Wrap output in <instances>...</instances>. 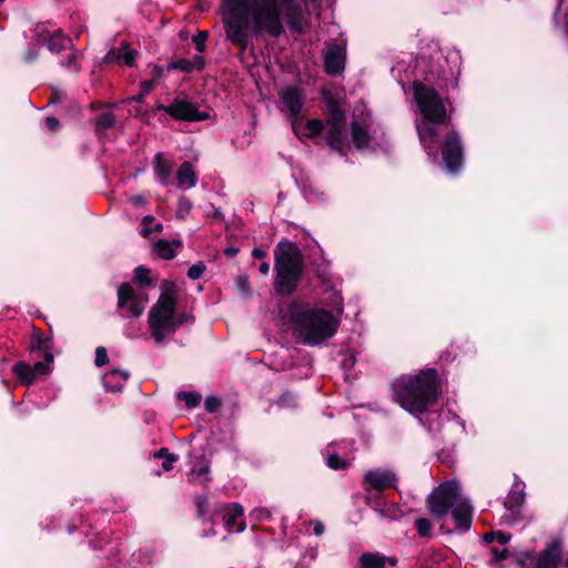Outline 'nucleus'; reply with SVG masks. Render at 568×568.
<instances>
[{
    "instance_id": "a18cd8bd",
    "label": "nucleus",
    "mask_w": 568,
    "mask_h": 568,
    "mask_svg": "<svg viewBox=\"0 0 568 568\" xmlns=\"http://www.w3.org/2000/svg\"><path fill=\"white\" fill-rule=\"evenodd\" d=\"M415 527L420 537H429L432 530V523L427 518H417L415 520Z\"/></svg>"
},
{
    "instance_id": "9b49d317",
    "label": "nucleus",
    "mask_w": 568,
    "mask_h": 568,
    "mask_svg": "<svg viewBox=\"0 0 568 568\" xmlns=\"http://www.w3.org/2000/svg\"><path fill=\"white\" fill-rule=\"evenodd\" d=\"M397 480L396 474L392 470H367L363 477V488L365 491L383 493L385 489L396 488Z\"/></svg>"
},
{
    "instance_id": "f8f14e48",
    "label": "nucleus",
    "mask_w": 568,
    "mask_h": 568,
    "mask_svg": "<svg viewBox=\"0 0 568 568\" xmlns=\"http://www.w3.org/2000/svg\"><path fill=\"white\" fill-rule=\"evenodd\" d=\"M51 367L47 363L36 362L33 365L24 361L17 362L12 367V373L18 382L23 386H30L39 376L48 375Z\"/></svg>"
},
{
    "instance_id": "c85d7f7f",
    "label": "nucleus",
    "mask_w": 568,
    "mask_h": 568,
    "mask_svg": "<svg viewBox=\"0 0 568 568\" xmlns=\"http://www.w3.org/2000/svg\"><path fill=\"white\" fill-rule=\"evenodd\" d=\"M417 131L420 143L428 151L429 154L438 135L437 129L433 125H425L422 128L418 126Z\"/></svg>"
},
{
    "instance_id": "c756f323",
    "label": "nucleus",
    "mask_w": 568,
    "mask_h": 568,
    "mask_svg": "<svg viewBox=\"0 0 568 568\" xmlns=\"http://www.w3.org/2000/svg\"><path fill=\"white\" fill-rule=\"evenodd\" d=\"M525 501V493L523 489L513 488L504 501V506L513 514L519 511Z\"/></svg>"
},
{
    "instance_id": "f257e3e1",
    "label": "nucleus",
    "mask_w": 568,
    "mask_h": 568,
    "mask_svg": "<svg viewBox=\"0 0 568 568\" xmlns=\"http://www.w3.org/2000/svg\"><path fill=\"white\" fill-rule=\"evenodd\" d=\"M225 39L244 53L250 43L251 17L254 34L266 32L280 38L284 32L283 14L291 30L304 33L303 10L296 0H222Z\"/></svg>"
},
{
    "instance_id": "338daca9",
    "label": "nucleus",
    "mask_w": 568,
    "mask_h": 568,
    "mask_svg": "<svg viewBox=\"0 0 568 568\" xmlns=\"http://www.w3.org/2000/svg\"><path fill=\"white\" fill-rule=\"evenodd\" d=\"M45 125L49 130L55 131L60 128V121L58 118L50 115L45 118Z\"/></svg>"
},
{
    "instance_id": "ea45409f",
    "label": "nucleus",
    "mask_w": 568,
    "mask_h": 568,
    "mask_svg": "<svg viewBox=\"0 0 568 568\" xmlns=\"http://www.w3.org/2000/svg\"><path fill=\"white\" fill-rule=\"evenodd\" d=\"M121 50H122L121 63H123L126 67H133L135 63L138 51L134 49H131L126 41L121 42Z\"/></svg>"
},
{
    "instance_id": "de8ad7c7",
    "label": "nucleus",
    "mask_w": 568,
    "mask_h": 568,
    "mask_svg": "<svg viewBox=\"0 0 568 568\" xmlns=\"http://www.w3.org/2000/svg\"><path fill=\"white\" fill-rule=\"evenodd\" d=\"M120 552L121 550L118 546L110 545L106 559L109 560L111 567L119 568L121 566Z\"/></svg>"
},
{
    "instance_id": "a878e982",
    "label": "nucleus",
    "mask_w": 568,
    "mask_h": 568,
    "mask_svg": "<svg viewBox=\"0 0 568 568\" xmlns=\"http://www.w3.org/2000/svg\"><path fill=\"white\" fill-rule=\"evenodd\" d=\"M351 135L356 149L364 150L368 148L372 138L368 131L362 126L358 121H353L351 123Z\"/></svg>"
},
{
    "instance_id": "6ab92c4d",
    "label": "nucleus",
    "mask_w": 568,
    "mask_h": 568,
    "mask_svg": "<svg viewBox=\"0 0 568 568\" xmlns=\"http://www.w3.org/2000/svg\"><path fill=\"white\" fill-rule=\"evenodd\" d=\"M281 99L290 112V116L294 120L298 119L304 104L303 90L297 87L290 85L282 91Z\"/></svg>"
},
{
    "instance_id": "cd10ccee",
    "label": "nucleus",
    "mask_w": 568,
    "mask_h": 568,
    "mask_svg": "<svg viewBox=\"0 0 568 568\" xmlns=\"http://www.w3.org/2000/svg\"><path fill=\"white\" fill-rule=\"evenodd\" d=\"M386 557L378 552H363L358 558V568H385Z\"/></svg>"
},
{
    "instance_id": "4468645a",
    "label": "nucleus",
    "mask_w": 568,
    "mask_h": 568,
    "mask_svg": "<svg viewBox=\"0 0 568 568\" xmlns=\"http://www.w3.org/2000/svg\"><path fill=\"white\" fill-rule=\"evenodd\" d=\"M562 540L555 538L535 557L532 568H558L562 561Z\"/></svg>"
},
{
    "instance_id": "58836bf2",
    "label": "nucleus",
    "mask_w": 568,
    "mask_h": 568,
    "mask_svg": "<svg viewBox=\"0 0 568 568\" xmlns=\"http://www.w3.org/2000/svg\"><path fill=\"white\" fill-rule=\"evenodd\" d=\"M324 122L320 119H308L305 123V128L308 131L307 134H305L308 139H314L322 134L324 130Z\"/></svg>"
},
{
    "instance_id": "c03bdc74",
    "label": "nucleus",
    "mask_w": 568,
    "mask_h": 568,
    "mask_svg": "<svg viewBox=\"0 0 568 568\" xmlns=\"http://www.w3.org/2000/svg\"><path fill=\"white\" fill-rule=\"evenodd\" d=\"M326 464L331 469L334 470H343L348 466L347 460H345L337 454L328 455L326 458Z\"/></svg>"
},
{
    "instance_id": "f704fd0d",
    "label": "nucleus",
    "mask_w": 568,
    "mask_h": 568,
    "mask_svg": "<svg viewBox=\"0 0 568 568\" xmlns=\"http://www.w3.org/2000/svg\"><path fill=\"white\" fill-rule=\"evenodd\" d=\"M364 503L366 506L372 508L374 511L378 513L382 506L385 504L383 493H377L374 490L365 491Z\"/></svg>"
},
{
    "instance_id": "864d4df0",
    "label": "nucleus",
    "mask_w": 568,
    "mask_h": 568,
    "mask_svg": "<svg viewBox=\"0 0 568 568\" xmlns=\"http://www.w3.org/2000/svg\"><path fill=\"white\" fill-rule=\"evenodd\" d=\"M236 288L246 295L251 294V283L247 275H240L235 281Z\"/></svg>"
},
{
    "instance_id": "412c9836",
    "label": "nucleus",
    "mask_w": 568,
    "mask_h": 568,
    "mask_svg": "<svg viewBox=\"0 0 568 568\" xmlns=\"http://www.w3.org/2000/svg\"><path fill=\"white\" fill-rule=\"evenodd\" d=\"M452 510V517L456 524V527L463 530H469L473 521V507L464 500L454 505Z\"/></svg>"
},
{
    "instance_id": "473e14b6",
    "label": "nucleus",
    "mask_w": 568,
    "mask_h": 568,
    "mask_svg": "<svg viewBox=\"0 0 568 568\" xmlns=\"http://www.w3.org/2000/svg\"><path fill=\"white\" fill-rule=\"evenodd\" d=\"M377 514L381 518H387L392 520H399L404 516L402 508L395 503L389 505L385 503Z\"/></svg>"
},
{
    "instance_id": "423d86ee",
    "label": "nucleus",
    "mask_w": 568,
    "mask_h": 568,
    "mask_svg": "<svg viewBox=\"0 0 568 568\" xmlns=\"http://www.w3.org/2000/svg\"><path fill=\"white\" fill-rule=\"evenodd\" d=\"M458 486L455 481H444L427 496L426 505L428 513L436 519L448 515L457 503Z\"/></svg>"
},
{
    "instance_id": "09e8293b",
    "label": "nucleus",
    "mask_w": 568,
    "mask_h": 568,
    "mask_svg": "<svg viewBox=\"0 0 568 568\" xmlns=\"http://www.w3.org/2000/svg\"><path fill=\"white\" fill-rule=\"evenodd\" d=\"M535 561V556L532 551H521L516 554V564L520 568H529V561Z\"/></svg>"
},
{
    "instance_id": "79ce46f5",
    "label": "nucleus",
    "mask_w": 568,
    "mask_h": 568,
    "mask_svg": "<svg viewBox=\"0 0 568 568\" xmlns=\"http://www.w3.org/2000/svg\"><path fill=\"white\" fill-rule=\"evenodd\" d=\"M192 207H193L192 201L189 197H186L185 195H181L178 200V209H176L175 216L181 220L185 219V216L190 213Z\"/></svg>"
},
{
    "instance_id": "37998d69",
    "label": "nucleus",
    "mask_w": 568,
    "mask_h": 568,
    "mask_svg": "<svg viewBox=\"0 0 568 568\" xmlns=\"http://www.w3.org/2000/svg\"><path fill=\"white\" fill-rule=\"evenodd\" d=\"M166 70H180L184 73H190L192 72L191 61L183 58L173 60L166 65Z\"/></svg>"
},
{
    "instance_id": "6e6d98bb",
    "label": "nucleus",
    "mask_w": 568,
    "mask_h": 568,
    "mask_svg": "<svg viewBox=\"0 0 568 568\" xmlns=\"http://www.w3.org/2000/svg\"><path fill=\"white\" fill-rule=\"evenodd\" d=\"M295 400L296 396L292 392L286 390L280 396L277 405L281 407H292L295 405Z\"/></svg>"
},
{
    "instance_id": "7ed1b4c3",
    "label": "nucleus",
    "mask_w": 568,
    "mask_h": 568,
    "mask_svg": "<svg viewBox=\"0 0 568 568\" xmlns=\"http://www.w3.org/2000/svg\"><path fill=\"white\" fill-rule=\"evenodd\" d=\"M288 310L294 334L303 345L317 346L338 329L339 320L332 311L297 303H292Z\"/></svg>"
},
{
    "instance_id": "a19ab883",
    "label": "nucleus",
    "mask_w": 568,
    "mask_h": 568,
    "mask_svg": "<svg viewBox=\"0 0 568 568\" xmlns=\"http://www.w3.org/2000/svg\"><path fill=\"white\" fill-rule=\"evenodd\" d=\"M141 90L136 95L128 99L129 102L142 103L145 97L154 89L153 80H143L140 83Z\"/></svg>"
},
{
    "instance_id": "bf43d9fd",
    "label": "nucleus",
    "mask_w": 568,
    "mask_h": 568,
    "mask_svg": "<svg viewBox=\"0 0 568 568\" xmlns=\"http://www.w3.org/2000/svg\"><path fill=\"white\" fill-rule=\"evenodd\" d=\"M189 321H194V317L191 315V314H187V313H179L176 314L174 312V325H175V328L178 329L180 326H182L183 324L187 323Z\"/></svg>"
},
{
    "instance_id": "2f4dec72",
    "label": "nucleus",
    "mask_w": 568,
    "mask_h": 568,
    "mask_svg": "<svg viewBox=\"0 0 568 568\" xmlns=\"http://www.w3.org/2000/svg\"><path fill=\"white\" fill-rule=\"evenodd\" d=\"M115 124V115L112 112H102L94 121L95 134L102 135Z\"/></svg>"
},
{
    "instance_id": "0eeeda50",
    "label": "nucleus",
    "mask_w": 568,
    "mask_h": 568,
    "mask_svg": "<svg viewBox=\"0 0 568 568\" xmlns=\"http://www.w3.org/2000/svg\"><path fill=\"white\" fill-rule=\"evenodd\" d=\"M440 150L445 170L450 174L458 173L464 164V146L459 133L455 130L448 131Z\"/></svg>"
},
{
    "instance_id": "72a5a7b5",
    "label": "nucleus",
    "mask_w": 568,
    "mask_h": 568,
    "mask_svg": "<svg viewBox=\"0 0 568 568\" xmlns=\"http://www.w3.org/2000/svg\"><path fill=\"white\" fill-rule=\"evenodd\" d=\"M189 480L193 483L199 481L200 484L206 486L207 483L212 480V478L210 477V466L204 465L197 469L193 468L189 474Z\"/></svg>"
},
{
    "instance_id": "393cba45",
    "label": "nucleus",
    "mask_w": 568,
    "mask_h": 568,
    "mask_svg": "<svg viewBox=\"0 0 568 568\" xmlns=\"http://www.w3.org/2000/svg\"><path fill=\"white\" fill-rule=\"evenodd\" d=\"M154 174L162 185H169L172 163L164 158L163 153H156L154 158Z\"/></svg>"
},
{
    "instance_id": "ddd939ff",
    "label": "nucleus",
    "mask_w": 568,
    "mask_h": 568,
    "mask_svg": "<svg viewBox=\"0 0 568 568\" xmlns=\"http://www.w3.org/2000/svg\"><path fill=\"white\" fill-rule=\"evenodd\" d=\"M148 323L151 335L156 343L163 342L168 336L176 332L174 314H155V312H149Z\"/></svg>"
},
{
    "instance_id": "5701e85b",
    "label": "nucleus",
    "mask_w": 568,
    "mask_h": 568,
    "mask_svg": "<svg viewBox=\"0 0 568 568\" xmlns=\"http://www.w3.org/2000/svg\"><path fill=\"white\" fill-rule=\"evenodd\" d=\"M183 247V242L181 239H174L173 241L168 240H158L153 244L154 253L163 260L171 261L176 256L175 248Z\"/></svg>"
},
{
    "instance_id": "3c124183",
    "label": "nucleus",
    "mask_w": 568,
    "mask_h": 568,
    "mask_svg": "<svg viewBox=\"0 0 568 568\" xmlns=\"http://www.w3.org/2000/svg\"><path fill=\"white\" fill-rule=\"evenodd\" d=\"M122 50L120 48L110 49L103 58V62L106 64L119 62L121 63Z\"/></svg>"
},
{
    "instance_id": "13d9d810",
    "label": "nucleus",
    "mask_w": 568,
    "mask_h": 568,
    "mask_svg": "<svg viewBox=\"0 0 568 568\" xmlns=\"http://www.w3.org/2000/svg\"><path fill=\"white\" fill-rule=\"evenodd\" d=\"M154 222V216L153 215H145L143 219H142V230L140 232L141 236L143 237H148L151 235L152 233V230L150 227V224Z\"/></svg>"
},
{
    "instance_id": "680f3d73",
    "label": "nucleus",
    "mask_w": 568,
    "mask_h": 568,
    "mask_svg": "<svg viewBox=\"0 0 568 568\" xmlns=\"http://www.w3.org/2000/svg\"><path fill=\"white\" fill-rule=\"evenodd\" d=\"M64 97H65V93L63 91L59 90L58 88H52L51 94L49 98V104H55V103L62 101Z\"/></svg>"
},
{
    "instance_id": "5fc2aeb1",
    "label": "nucleus",
    "mask_w": 568,
    "mask_h": 568,
    "mask_svg": "<svg viewBox=\"0 0 568 568\" xmlns=\"http://www.w3.org/2000/svg\"><path fill=\"white\" fill-rule=\"evenodd\" d=\"M108 363H109V356H108L106 348L104 346H98L95 348L94 364L98 367H102V366L106 365Z\"/></svg>"
},
{
    "instance_id": "f3484780",
    "label": "nucleus",
    "mask_w": 568,
    "mask_h": 568,
    "mask_svg": "<svg viewBox=\"0 0 568 568\" xmlns=\"http://www.w3.org/2000/svg\"><path fill=\"white\" fill-rule=\"evenodd\" d=\"M325 125L327 126L325 140L329 149L342 156H346L349 149L346 124Z\"/></svg>"
},
{
    "instance_id": "7c9ffc66",
    "label": "nucleus",
    "mask_w": 568,
    "mask_h": 568,
    "mask_svg": "<svg viewBox=\"0 0 568 568\" xmlns=\"http://www.w3.org/2000/svg\"><path fill=\"white\" fill-rule=\"evenodd\" d=\"M194 505H195V516L197 519L204 521L205 517L209 513H212V515H216L217 513H214V508H211L209 499L204 495H195L194 496ZM219 506H216L217 508Z\"/></svg>"
},
{
    "instance_id": "49530a36",
    "label": "nucleus",
    "mask_w": 568,
    "mask_h": 568,
    "mask_svg": "<svg viewBox=\"0 0 568 568\" xmlns=\"http://www.w3.org/2000/svg\"><path fill=\"white\" fill-rule=\"evenodd\" d=\"M209 38L207 31H197L196 34L192 37V42L195 45V50L200 53L204 52L206 49L205 42Z\"/></svg>"
},
{
    "instance_id": "c9c22d12",
    "label": "nucleus",
    "mask_w": 568,
    "mask_h": 568,
    "mask_svg": "<svg viewBox=\"0 0 568 568\" xmlns=\"http://www.w3.org/2000/svg\"><path fill=\"white\" fill-rule=\"evenodd\" d=\"M313 271L315 276L323 283V284H331V271L329 265L326 261H321L317 264H313Z\"/></svg>"
},
{
    "instance_id": "e2e57ef3",
    "label": "nucleus",
    "mask_w": 568,
    "mask_h": 568,
    "mask_svg": "<svg viewBox=\"0 0 568 568\" xmlns=\"http://www.w3.org/2000/svg\"><path fill=\"white\" fill-rule=\"evenodd\" d=\"M191 67H192V71L193 70H197V71H201L204 69L205 67V59L203 55H194L192 61H191Z\"/></svg>"
},
{
    "instance_id": "39448f33",
    "label": "nucleus",
    "mask_w": 568,
    "mask_h": 568,
    "mask_svg": "<svg viewBox=\"0 0 568 568\" xmlns=\"http://www.w3.org/2000/svg\"><path fill=\"white\" fill-rule=\"evenodd\" d=\"M412 90L414 100L425 120L434 124L446 123L447 111L436 89L426 85L422 81L415 80Z\"/></svg>"
},
{
    "instance_id": "774afa93",
    "label": "nucleus",
    "mask_w": 568,
    "mask_h": 568,
    "mask_svg": "<svg viewBox=\"0 0 568 568\" xmlns=\"http://www.w3.org/2000/svg\"><path fill=\"white\" fill-rule=\"evenodd\" d=\"M511 538L509 532L496 531V539L500 545H507Z\"/></svg>"
},
{
    "instance_id": "20e7f679",
    "label": "nucleus",
    "mask_w": 568,
    "mask_h": 568,
    "mask_svg": "<svg viewBox=\"0 0 568 568\" xmlns=\"http://www.w3.org/2000/svg\"><path fill=\"white\" fill-rule=\"evenodd\" d=\"M274 290L280 296H291L303 277V254L294 242L282 240L274 248Z\"/></svg>"
},
{
    "instance_id": "4c0bfd02",
    "label": "nucleus",
    "mask_w": 568,
    "mask_h": 568,
    "mask_svg": "<svg viewBox=\"0 0 568 568\" xmlns=\"http://www.w3.org/2000/svg\"><path fill=\"white\" fill-rule=\"evenodd\" d=\"M150 273H151L150 268H148L143 265H140V266L135 267V270H134L133 281L141 286H150L152 283Z\"/></svg>"
},
{
    "instance_id": "bb28decb",
    "label": "nucleus",
    "mask_w": 568,
    "mask_h": 568,
    "mask_svg": "<svg viewBox=\"0 0 568 568\" xmlns=\"http://www.w3.org/2000/svg\"><path fill=\"white\" fill-rule=\"evenodd\" d=\"M176 180L180 185L187 184L189 187L196 185L197 176L193 170V165L190 162L185 161L180 165L176 172Z\"/></svg>"
},
{
    "instance_id": "2eb2a0df",
    "label": "nucleus",
    "mask_w": 568,
    "mask_h": 568,
    "mask_svg": "<svg viewBox=\"0 0 568 568\" xmlns=\"http://www.w3.org/2000/svg\"><path fill=\"white\" fill-rule=\"evenodd\" d=\"M322 101L325 104V124H346V112L342 108L341 101L327 88L320 91Z\"/></svg>"
},
{
    "instance_id": "f03ea898",
    "label": "nucleus",
    "mask_w": 568,
    "mask_h": 568,
    "mask_svg": "<svg viewBox=\"0 0 568 568\" xmlns=\"http://www.w3.org/2000/svg\"><path fill=\"white\" fill-rule=\"evenodd\" d=\"M442 394L436 368H424L416 375H402L392 384L393 399L412 415L426 413Z\"/></svg>"
},
{
    "instance_id": "aec40b11",
    "label": "nucleus",
    "mask_w": 568,
    "mask_h": 568,
    "mask_svg": "<svg viewBox=\"0 0 568 568\" xmlns=\"http://www.w3.org/2000/svg\"><path fill=\"white\" fill-rule=\"evenodd\" d=\"M173 291L174 283L165 281L163 284V292L156 303L151 307L150 312H155V314H174L176 308V297L173 294Z\"/></svg>"
},
{
    "instance_id": "052dcab7",
    "label": "nucleus",
    "mask_w": 568,
    "mask_h": 568,
    "mask_svg": "<svg viewBox=\"0 0 568 568\" xmlns=\"http://www.w3.org/2000/svg\"><path fill=\"white\" fill-rule=\"evenodd\" d=\"M61 65L63 68L70 69V70H78L77 69V53H70L67 59L61 60Z\"/></svg>"
},
{
    "instance_id": "dca6fc26",
    "label": "nucleus",
    "mask_w": 568,
    "mask_h": 568,
    "mask_svg": "<svg viewBox=\"0 0 568 568\" xmlns=\"http://www.w3.org/2000/svg\"><path fill=\"white\" fill-rule=\"evenodd\" d=\"M345 48H343L336 42L329 44L323 58L325 73L332 77L341 74L345 69Z\"/></svg>"
},
{
    "instance_id": "1a4fd4ad",
    "label": "nucleus",
    "mask_w": 568,
    "mask_h": 568,
    "mask_svg": "<svg viewBox=\"0 0 568 568\" xmlns=\"http://www.w3.org/2000/svg\"><path fill=\"white\" fill-rule=\"evenodd\" d=\"M53 345L54 341L51 335H45L41 328L32 326L30 343L28 347L30 355L42 357L43 361L40 362L47 363L50 366L54 359L52 354Z\"/></svg>"
},
{
    "instance_id": "4d7b16f0",
    "label": "nucleus",
    "mask_w": 568,
    "mask_h": 568,
    "mask_svg": "<svg viewBox=\"0 0 568 568\" xmlns=\"http://www.w3.org/2000/svg\"><path fill=\"white\" fill-rule=\"evenodd\" d=\"M221 405V399L215 396H209L204 400L205 410L211 414L216 413L220 409Z\"/></svg>"
},
{
    "instance_id": "8fccbe9b",
    "label": "nucleus",
    "mask_w": 568,
    "mask_h": 568,
    "mask_svg": "<svg viewBox=\"0 0 568 568\" xmlns=\"http://www.w3.org/2000/svg\"><path fill=\"white\" fill-rule=\"evenodd\" d=\"M490 554L493 556L490 564L500 562L503 560H506L510 556V552L507 548L499 549L497 547H491Z\"/></svg>"
},
{
    "instance_id": "4be33fe9",
    "label": "nucleus",
    "mask_w": 568,
    "mask_h": 568,
    "mask_svg": "<svg viewBox=\"0 0 568 568\" xmlns=\"http://www.w3.org/2000/svg\"><path fill=\"white\" fill-rule=\"evenodd\" d=\"M130 373L121 369H111L106 373L102 383L108 392L118 393L122 392L125 382L129 379Z\"/></svg>"
},
{
    "instance_id": "a211bd4d",
    "label": "nucleus",
    "mask_w": 568,
    "mask_h": 568,
    "mask_svg": "<svg viewBox=\"0 0 568 568\" xmlns=\"http://www.w3.org/2000/svg\"><path fill=\"white\" fill-rule=\"evenodd\" d=\"M214 513H225L223 516L224 525L230 530L242 532L246 528V524L242 518L244 515V508L239 503L227 504L225 506L217 507L213 510Z\"/></svg>"
},
{
    "instance_id": "e433bc0d",
    "label": "nucleus",
    "mask_w": 568,
    "mask_h": 568,
    "mask_svg": "<svg viewBox=\"0 0 568 568\" xmlns=\"http://www.w3.org/2000/svg\"><path fill=\"white\" fill-rule=\"evenodd\" d=\"M179 400H183L187 408H194L200 405L202 396L195 392H179L176 395Z\"/></svg>"
},
{
    "instance_id": "9d476101",
    "label": "nucleus",
    "mask_w": 568,
    "mask_h": 568,
    "mask_svg": "<svg viewBox=\"0 0 568 568\" xmlns=\"http://www.w3.org/2000/svg\"><path fill=\"white\" fill-rule=\"evenodd\" d=\"M168 109L166 114L178 121L197 122L209 119V113L200 111L193 102L186 99L175 98Z\"/></svg>"
},
{
    "instance_id": "0e129e2a",
    "label": "nucleus",
    "mask_w": 568,
    "mask_h": 568,
    "mask_svg": "<svg viewBox=\"0 0 568 568\" xmlns=\"http://www.w3.org/2000/svg\"><path fill=\"white\" fill-rule=\"evenodd\" d=\"M179 460V456L173 454L171 456H169L168 458L163 459V463H162V468L164 471H170L171 469H173V466H174V463H176Z\"/></svg>"
},
{
    "instance_id": "6e6552de",
    "label": "nucleus",
    "mask_w": 568,
    "mask_h": 568,
    "mask_svg": "<svg viewBox=\"0 0 568 568\" xmlns=\"http://www.w3.org/2000/svg\"><path fill=\"white\" fill-rule=\"evenodd\" d=\"M118 311L123 317H140L143 314L144 304L130 283H122L118 287Z\"/></svg>"
},
{
    "instance_id": "603ef678",
    "label": "nucleus",
    "mask_w": 568,
    "mask_h": 568,
    "mask_svg": "<svg viewBox=\"0 0 568 568\" xmlns=\"http://www.w3.org/2000/svg\"><path fill=\"white\" fill-rule=\"evenodd\" d=\"M205 270V264L203 262H197L187 270V276L191 280H199L203 275Z\"/></svg>"
},
{
    "instance_id": "b1692460",
    "label": "nucleus",
    "mask_w": 568,
    "mask_h": 568,
    "mask_svg": "<svg viewBox=\"0 0 568 568\" xmlns=\"http://www.w3.org/2000/svg\"><path fill=\"white\" fill-rule=\"evenodd\" d=\"M47 33L48 37L45 38V40L50 52L60 53L61 51L71 49L73 47L72 40L69 37L64 36L61 29L54 31L53 33L47 31Z\"/></svg>"
},
{
    "instance_id": "69168bd1",
    "label": "nucleus",
    "mask_w": 568,
    "mask_h": 568,
    "mask_svg": "<svg viewBox=\"0 0 568 568\" xmlns=\"http://www.w3.org/2000/svg\"><path fill=\"white\" fill-rule=\"evenodd\" d=\"M252 515L255 516V518L258 520L268 519L271 517L270 510H267L265 508H255L252 511Z\"/></svg>"
}]
</instances>
